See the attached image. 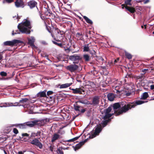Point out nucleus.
I'll use <instances>...</instances> for the list:
<instances>
[{"instance_id":"10","label":"nucleus","mask_w":154,"mask_h":154,"mask_svg":"<svg viewBox=\"0 0 154 154\" xmlns=\"http://www.w3.org/2000/svg\"><path fill=\"white\" fill-rule=\"evenodd\" d=\"M17 104L15 105H14V103H1V105H0V107H7L11 106H17L18 105V103H15Z\"/></svg>"},{"instance_id":"28","label":"nucleus","mask_w":154,"mask_h":154,"mask_svg":"<svg viewBox=\"0 0 154 154\" xmlns=\"http://www.w3.org/2000/svg\"><path fill=\"white\" fill-rule=\"evenodd\" d=\"M83 51L85 52L88 51L89 50V44H85L83 46Z\"/></svg>"},{"instance_id":"36","label":"nucleus","mask_w":154,"mask_h":154,"mask_svg":"<svg viewBox=\"0 0 154 154\" xmlns=\"http://www.w3.org/2000/svg\"><path fill=\"white\" fill-rule=\"evenodd\" d=\"M57 152L58 154H63L62 149L60 148H58L57 150Z\"/></svg>"},{"instance_id":"51","label":"nucleus","mask_w":154,"mask_h":154,"mask_svg":"<svg viewBox=\"0 0 154 154\" xmlns=\"http://www.w3.org/2000/svg\"><path fill=\"white\" fill-rule=\"evenodd\" d=\"M75 140H74V138H72V139H70L69 140H68L67 141L68 142H73L74 141H75Z\"/></svg>"},{"instance_id":"35","label":"nucleus","mask_w":154,"mask_h":154,"mask_svg":"<svg viewBox=\"0 0 154 154\" xmlns=\"http://www.w3.org/2000/svg\"><path fill=\"white\" fill-rule=\"evenodd\" d=\"M104 59L101 57H100L99 59V62L100 63V65H103V61Z\"/></svg>"},{"instance_id":"59","label":"nucleus","mask_w":154,"mask_h":154,"mask_svg":"<svg viewBox=\"0 0 154 154\" xmlns=\"http://www.w3.org/2000/svg\"><path fill=\"white\" fill-rule=\"evenodd\" d=\"M4 152L5 154H7V152H6L4 150Z\"/></svg>"},{"instance_id":"41","label":"nucleus","mask_w":154,"mask_h":154,"mask_svg":"<svg viewBox=\"0 0 154 154\" xmlns=\"http://www.w3.org/2000/svg\"><path fill=\"white\" fill-rule=\"evenodd\" d=\"M64 48V50L67 53H69L70 51V49L69 48H66L65 47Z\"/></svg>"},{"instance_id":"27","label":"nucleus","mask_w":154,"mask_h":154,"mask_svg":"<svg viewBox=\"0 0 154 154\" xmlns=\"http://www.w3.org/2000/svg\"><path fill=\"white\" fill-rule=\"evenodd\" d=\"M149 95L148 93L146 92H145L143 93L141 96V99L143 100L146 99L148 97Z\"/></svg>"},{"instance_id":"6","label":"nucleus","mask_w":154,"mask_h":154,"mask_svg":"<svg viewBox=\"0 0 154 154\" xmlns=\"http://www.w3.org/2000/svg\"><path fill=\"white\" fill-rule=\"evenodd\" d=\"M112 107H109L107 109L104 110L103 113V114L104 115L103 118L104 120L109 118L113 115V113H110Z\"/></svg>"},{"instance_id":"3","label":"nucleus","mask_w":154,"mask_h":154,"mask_svg":"<svg viewBox=\"0 0 154 154\" xmlns=\"http://www.w3.org/2000/svg\"><path fill=\"white\" fill-rule=\"evenodd\" d=\"M53 33V35L51 34L52 37H53L54 36L56 37L57 38L59 39L57 40L56 41L60 42V39L63 42H65L67 40L66 38H63V39H64V41H63V40H62L63 35V31H60L58 28H55L54 29Z\"/></svg>"},{"instance_id":"9","label":"nucleus","mask_w":154,"mask_h":154,"mask_svg":"<svg viewBox=\"0 0 154 154\" xmlns=\"http://www.w3.org/2000/svg\"><path fill=\"white\" fill-rule=\"evenodd\" d=\"M78 66L75 64H72L67 66L66 68L71 72H73L76 70L78 68Z\"/></svg>"},{"instance_id":"52","label":"nucleus","mask_w":154,"mask_h":154,"mask_svg":"<svg viewBox=\"0 0 154 154\" xmlns=\"http://www.w3.org/2000/svg\"><path fill=\"white\" fill-rule=\"evenodd\" d=\"M149 2V0H145L144 2V4H146Z\"/></svg>"},{"instance_id":"60","label":"nucleus","mask_w":154,"mask_h":154,"mask_svg":"<svg viewBox=\"0 0 154 154\" xmlns=\"http://www.w3.org/2000/svg\"><path fill=\"white\" fill-rule=\"evenodd\" d=\"M141 28H143V26H141Z\"/></svg>"},{"instance_id":"7","label":"nucleus","mask_w":154,"mask_h":154,"mask_svg":"<svg viewBox=\"0 0 154 154\" xmlns=\"http://www.w3.org/2000/svg\"><path fill=\"white\" fill-rule=\"evenodd\" d=\"M30 143L38 147L39 149H42L43 147V145L41 142L39 141L38 139L34 138L31 142Z\"/></svg>"},{"instance_id":"62","label":"nucleus","mask_w":154,"mask_h":154,"mask_svg":"<svg viewBox=\"0 0 154 154\" xmlns=\"http://www.w3.org/2000/svg\"><path fill=\"white\" fill-rule=\"evenodd\" d=\"M116 60H117V61L118 60H119V58H118Z\"/></svg>"},{"instance_id":"42","label":"nucleus","mask_w":154,"mask_h":154,"mask_svg":"<svg viewBox=\"0 0 154 154\" xmlns=\"http://www.w3.org/2000/svg\"><path fill=\"white\" fill-rule=\"evenodd\" d=\"M38 133H32L31 135V137H35V136H38Z\"/></svg>"},{"instance_id":"48","label":"nucleus","mask_w":154,"mask_h":154,"mask_svg":"<svg viewBox=\"0 0 154 154\" xmlns=\"http://www.w3.org/2000/svg\"><path fill=\"white\" fill-rule=\"evenodd\" d=\"M132 75L131 74H127L125 77L126 78H131Z\"/></svg>"},{"instance_id":"55","label":"nucleus","mask_w":154,"mask_h":154,"mask_svg":"<svg viewBox=\"0 0 154 154\" xmlns=\"http://www.w3.org/2000/svg\"><path fill=\"white\" fill-rule=\"evenodd\" d=\"M17 17H16V16H13V18H14L15 17H16V18L19 19L20 18L18 16V14H17Z\"/></svg>"},{"instance_id":"15","label":"nucleus","mask_w":154,"mask_h":154,"mask_svg":"<svg viewBox=\"0 0 154 154\" xmlns=\"http://www.w3.org/2000/svg\"><path fill=\"white\" fill-rule=\"evenodd\" d=\"M15 5L17 8H23L24 4L23 0H17L15 2Z\"/></svg>"},{"instance_id":"18","label":"nucleus","mask_w":154,"mask_h":154,"mask_svg":"<svg viewBox=\"0 0 154 154\" xmlns=\"http://www.w3.org/2000/svg\"><path fill=\"white\" fill-rule=\"evenodd\" d=\"M60 137V135L59 134L57 133L54 134L52 136L51 142L52 143L55 142L56 140L59 139Z\"/></svg>"},{"instance_id":"19","label":"nucleus","mask_w":154,"mask_h":154,"mask_svg":"<svg viewBox=\"0 0 154 154\" xmlns=\"http://www.w3.org/2000/svg\"><path fill=\"white\" fill-rule=\"evenodd\" d=\"M14 126L18 127L22 129L25 128L26 127L25 123L24 124L12 125L11 126V127H13Z\"/></svg>"},{"instance_id":"38","label":"nucleus","mask_w":154,"mask_h":154,"mask_svg":"<svg viewBox=\"0 0 154 154\" xmlns=\"http://www.w3.org/2000/svg\"><path fill=\"white\" fill-rule=\"evenodd\" d=\"M0 75L2 76H6L7 75V74L6 72H1L0 73Z\"/></svg>"},{"instance_id":"32","label":"nucleus","mask_w":154,"mask_h":154,"mask_svg":"<svg viewBox=\"0 0 154 154\" xmlns=\"http://www.w3.org/2000/svg\"><path fill=\"white\" fill-rule=\"evenodd\" d=\"M108 122V120H106L103 121L102 122V125L103 126V128L105 127Z\"/></svg>"},{"instance_id":"21","label":"nucleus","mask_w":154,"mask_h":154,"mask_svg":"<svg viewBox=\"0 0 154 154\" xmlns=\"http://www.w3.org/2000/svg\"><path fill=\"white\" fill-rule=\"evenodd\" d=\"M144 77V75L143 74H140L139 75H135L134 76V78L136 80H139V81H142Z\"/></svg>"},{"instance_id":"49","label":"nucleus","mask_w":154,"mask_h":154,"mask_svg":"<svg viewBox=\"0 0 154 154\" xmlns=\"http://www.w3.org/2000/svg\"><path fill=\"white\" fill-rule=\"evenodd\" d=\"M150 89L152 90H154V85H152L150 86Z\"/></svg>"},{"instance_id":"33","label":"nucleus","mask_w":154,"mask_h":154,"mask_svg":"<svg viewBox=\"0 0 154 154\" xmlns=\"http://www.w3.org/2000/svg\"><path fill=\"white\" fill-rule=\"evenodd\" d=\"M52 42L54 44L57 45V46L60 47L61 48L63 47V46L61 43H58L54 41H53Z\"/></svg>"},{"instance_id":"25","label":"nucleus","mask_w":154,"mask_h":154,"mask_svg":"<svg viewBox=\"0 0 154 154\" xmlns=\"http://www.w3.org/2000/svg\"><path fill=\"white\" fill-rule=\"evenodd\" d=\"M46 91H44L39 92L37 94V96L38 97H45L46 96Z\"/></svg>"},{"instance_id":"43","label":"nucleus","mask_w":154,"mask_h":154,"mask_svg":"<svg viewBox=\"0 0 154 154\" xmlns=\"http://www.w3.org/2000/svg\"><path fill=\"white\" fill-rule=\"evenodd\" d=\"M20 32L19 31H17L15 32H14V31H13L12 32V35H13L15 34H20Z\"/></svg>"},{"instance_id":"23","label":"nucleus","mask_w":154,"mask_h":154,"mask_svg":"<svg viewBox=\"0 0 154 154\" xmlns=\"http://www.w3.org/2000/svg\"><path fill=\"white\" fill-rule=\"evenodd\" d=\"M120 84H119V85H117L113 86V88H115L116 91L115 92L116 93H120L121 92L122 89H120Z\"/></svg>"},{"instance_id":"34","label":"nucleus","mask_w":154,"mask_h":154,"mask_svg":"<svg viewBox=\"0 0 154 154\" xmlns=\"http://www.w3.org/2000/svg\"><path fill=\"white\" fill-rule=\"evenodd\" d=\"M74 108L75 109L76 111H79L81 107L80 106H78L75 105V106H74Z\"/></svg>"},{"instance_id":"16","label":"nucleus","mask_w":154,"mask_h":154,"mask_svg":"<svg viewBox=\"0 0 154 154\" xmlns=\"http://www.w3.org/2000/svg\"><path fill=\"white\" fill-rule=\"evenodd\" d=\"M87 139H85L84 141L81 142L77 144L74 148V150L75 151L80 148L81 146L87 141Z\"/></svg>"},{"instance_id":"13","label":"nucleus","mask_w":154,"mask_h":154,"mask_svg":"<svg viewBox=\"0 0 154 154\" xmlns=\"http://www.w3.org/2000/svg\"><path fill=\"white\" fill-rule=\"evenodd\" d=\"M23 106L24 108H27L28 111H29V113L30 114H32L33 113V110L34 109V106L33 104H31V105H24Z\"/></svg>"},{"instance_id":"37","label":"nucleus","mask_w":154,"mask_h":154,"mask_svg":"<svg viewBox=\"0 0 154 154\" xmlns=\"http://www.w3.org/2000/svg\"><path fill=\"white\" fill-rule=\"evenodd\" d=\"M28 100V99L24 98L22 99V100H20V103H24L26 102Z\"/></svg>"},{"instance_id":"56","label":"nucleus","mask_w":154,"mask_h":154,"mask_svg":"<svg viewBox=\"0 0 154 154\" xmlns=\"http://www.w3.org/2000/svg\"><path fill=\"white\" fill-rule=\"evenodd\" d=\"M131 93H126V95L127 96H129L131 95Z\"/></svg>"},{"instance_id":"26","label":"nucleus","mask_w":154,"mask_h":154,"mask_svg":"<svg viewBox=\"0 0 154 154\" xmlns=\"http://www.w3.org/2000/svg\"><path fill=\"white\" fill-rule=\"evenodd\" d=\"M154 68L151 69L149 68L148 69H144L142 70V71L144 73V74L146 73H150L152 72V70H154Z\"/></svg>"},{"instance_id":"63","label":"nucleus","mask_w":154,"mask_h":154,"mask_svg":"<svg viewBox=\"0 0 154 154\" xmlns=\"http://www.w3.org/2000/svg\"><path fill=\"white\" fill-rule=\"evenodd\" d=\"M152 33L154 34V31Z\"/></svg>"},{"instance_id":"20","label":"nucleus","mask_w":154,"mask_h":154,"mask_svg":"<svg viewBox=\"0 0 154 154\" xmlns=\"http://www.w3.org/2000/svg\"><path fill=\"white\" fill-rule=\"evenodd\" d=\"M72 84V83H67L62 84L61 85H59L60 86L59 88L60 89L66 88L70 86Z\"/></svg>"},{"instance_id":"30","label":"nucleus","mask_w":154,"mask_h":154,"mask_svg":"<svg viewBox=\"0 0 154 154\" xmlns=\"http://www.w3.org/2000/svg\"><path fill=\"white\" fill-rule=\"evenodd\" d=\"M83 58L86 61H88L90 60V56L88 54H84L83 55Z\"/></svg>"},{"instance_id":"40","label":"nucleus","mask_w":154,"mask_h":154,"mask_svg":"<svg viewBox=\"0 0 154 154\" xmlns=\"http://www.w3.org/2000/svg\"><path fill=\"white\" fill-rule=\"evenodd\" d=\"M13 132L15 134H17L18 133V131L16 128H14L13 129Z\"/></svg>"},{"instance_id":"45","label":"nucleus","mask_w":154,"mask_h":154,"mask_svg":"<svg viewBox=\"0 0 154 154\" xmlns=\"http://www.w3.org/2000/svg\"><path fill=\"white\" fill-rule=\"evenodd\" d=\"M45 14L46 16H50L51 14L49 11L48 10L45 13Z\"/></svg>"},{"instance_id":"5","label":"nucleus","mask_w":154,"mask_h":154,"mask_svg":"<svg viewBox=\"0 0 154 154\" xmlns=\"http://www.w3.org/2000/svg\"><path fill=\"white\" fill-rule=\"evenodd\" d=\"M102 129L101 125L100 124L97 125L95 128V130H93L91 132V135L90 136V138H93L97 135H98Z\"/></svg>"},{"instance_id":"64","label":"nucleus","mask_w":154,"mask_h":154,"mask_svg":"<svg viewBox=\"0 0 154 154\" xmlns=\"http://www.w3.org/2000/svg\"><path fill=\"white\" fill-rule=\"evenodd\" d=\"M153 100H154V98L153 99Z\"/></svg>"},{"instance_id":"31","label":"nucleus","mask_w":154,"mask_h":154,"mask_svg":"<svg viewBox=\"0 0 154 154\" xmlns=\"http://www.w3.org/2000/svg\"><path fill=\"white\" fill-rule=\"evenodd\" d=\"M125 56L128 59H131L132 58L131 55L130 54L126 52V51L125 52Z\"/></svg>"},{"instance_id":"54","label":"nucleus","mask_w":154,"mask_h":154,"mask_svg":"<svg viewBox=\"0 0 154 154\" xmlns=\"http://www.w3.org/2000/svg\"><path fill=\"white\" fill-rule=\"evenodd\" d=\"M79 136L77 137H74V140L75 141V140H77L79 138Z\"/></svg>"},{"instance_id":"47","label":"nucleus","mask_w":154,"mask_h":154,"mask_svg":"<svg viewBox=\"0 0 154 154\" xmlns=\"http://www.w3.org/2000/svg\"><path fill=\"white\" fill-rule=\"evenodd\" d=\"M85 111V109H83L81 107L79 111V112H81L82 113H83Z\"/></svg>"},{"instance_id":"22","label":"nucleus","mask_w":154,"mask_h":154,"mask_svg":"<svg viewBox=\"0 0 154 154\" xmlns=\"http://www.w3.org/2000/svg\"><path fill=\"white\" fill-rule=\"evenodd\" d=\"M36 2L34 1H30L28 2V5L30 8H32L36 6Z\"/></svg>"},{"instance_id":"14","label":"nucleus","mask_w":154,"mask_h":154,"mask_svg":"<svg viewBox=\"0 0 154 154\" xmlns=\"http://www.w3.org/2000/svg\"><path fill=\"white\" fill-rule=\"evenodd\" d=\"M28 44L30 45L32 48H33L36 47L34 44V42L35 41V39L33 37L31 36L30 38H28Z\"/></svg>"},{"instance_id":"57","label":"nucleus","mask_w":154,"mask_h":154,"mask_svg":"<svg viewBox=\"0 0 154 154\" xmlns=\"http://www.w3.org/2000/svg\"><path fill=\"white\" fill-rule=\"evenodd\" d=\"M117 62V60H115L114 61V64H116V63Z\"/></svg>"},{"instance_id":"53","label":"nucleus","mask_w":154,"mask_h":154,"mask_svg":"<svg viewBox=\"0 0 154 154\" xmlns=\"http://www.w3.org/2000/svg\"><path fill=\"white\" fill-rule=\"evenodd\" d=\"M82 33H77L76 34V36H77V35H79V36H81L82 35Z\"/></svg>"},{"instance_id":"50","label":"nucleus","mask_w":154,"mask_h":154,"mask_svg":"<svg viewBox=\"0 0 154 154\" xmlns=\"http://www.w3.org/2000/svg\"><path fill=\"white\" fill-rule=\"evenodd\" d=\"M22 135L23 136H29V134L26 133L23 134Z\"/></svg>"},{"instance_id":"17","label":"nucleus","mask_w":154,"mask_h":154,"mask_svg":"<svg viewBox=\"0 0 154 154\" xmlns=\"http://www.w3.org/2000/svg\"><path fill=\"white\" fill-rule=\"evenodd\" d=\"M69 59L72 61H76L80 60L81 58L80 56L74 55L70 56L69 57Z\"/></svg>"},{"instance_id":"4","label":"nucleus","mask_w":154,"mask_h":154,"mask_svg":"<svg viewBox=\"0 0 154 154\" xmlns=\"http://www.w3.org/2000/svg\"><path fill=\"white\" fill-rule=\"evenodd\" d=\"M47 119H44L40 120H34L32 122H28L25 123L26 126H28L29 127H32L35 125H37L39 126H41L44 125L47 122Z\"/></svg>"},{"instance_id":"24","label":"nucleus","mask_w":154,"mask_h":154,"mask_svg":"<svg viewBox=\"0 0 154 154\" xmlns=\"http://www.w3.org/2000/svg\"><path fill=\"white\" fill-rule=\"evenodd\" d=\"M107 97L109 100L112 101L114 99L115 96L114 94L112 93H109L107 95Z\"/></svg>"},{"instance_id":"1","label":"nucleus","mask_w":154,"mask_h":154,"mask_svg":"<svg viewBox=\"0 0 154 154\" xmlns=\"http://www.w3.org/2000/svg\"><path fill=\"white\" fill-rule=\"evenodd\" d=\"M147 101L140 100L134 101L133 102H122L120 104L119 103H116L113 105L114 113L116 116H118L128 111L131 108H134L137 105H140Z\"/></svg>"},{"instance_id":"12","label":"nucleus","mask_w":154,"mask_h":154,"mask_svg":"<svg viewBox=\"0 0 154 154\" xmlns=\"http://www.w3.org/2000/svg\"><path fill=\"white\" fill-rule=\"evenodd\" d=\"M100 97L96 96L93 97L92 101V104L93 106H98L100 102Z\"/></svg>"},{"instance_id":"29","label":"nucleus","mask_w":154,"mask_h":154,"mask_svg":"<svg viewBox=\"0 0 154 154\" xmlns=\"http://www.w3.org/2000/svg\"><path fill=\"white\" fill-rule=\"evenodd\" d=\"M83 17L88 23L91 24H92L93 23L92 21L87 17L85 16H83Z\"/></svg>"},{"instance_id":"46","label":"nucleus","mask_w":154,"mask_h":154,"mask_svg":"<svg viewBox=\"0 0 154 154\" xmlns=\"http://www.w3.org/2000/svg\"><path fill=\"white\" fill-rule=\"evenodd\" d=\"M13 2V0H4V2L10 3Z\"/></svg>"},{"instance_id":"2","label":"nucleus","mask_w":154,"mask_h":154,"mask_svg":"<svg viewBox=\"0 0 154 154\" xmlns=\"http://www.w3.org/2000/svg\"><path fill=\"white\" fill-rule=\"evenodd\" d=\"M18 29L22 33L29 34L30 33V29L31 28L30 22L26 20L17 26Z\"/></svg>"},{"instance_id":"39","label":"nucleus","mask_w":154,"mask_h":154,"mask_svg":"<svg viewBox=\"0 0 154 154\" xmlns=\"http://www.w3.org/2000/svg\"><path fill=\"white\" fill-rule=\"evenodd\" d=\"M41 17L42 20L44 21L45 22V20L46 19H48V18L47 17H45V16L41 15Z\"/></svg>"},{"instance_id":"61","label":"nucleus","mask_w":154,"mask_h":154,"mask_svg":"<svg viewBox=\"0 0 154 154\" xmlns=\"http://www.w3.org/2000/svg\"><path fill=\"white\" fill-rule=\"evenodd\" d=\"M144 26H145V28H146V25H144Z\"/></svg>"},{"instance_id":"8","label":"nucleus","mask_w":154,"mask_h":154,"mask_svg":"<svg viewBox=\"0 0 154 154\" xmlns=\"http://www.w3.org/2000/svg\"><path fill=\"white\" fill-rule=\"evenodd\" d=\"M20 41L17 40H14L11 41H7L5 42L4 44L5 45L13 46L17 43H20Z\"/></svg>"},{"instance_id":"58","label":"nucleus","mask_w":154,"mask_h":154,"mask_svg":"<svg viewBox=\"0 0 154 154\" xmlns=\"http://www.w3.org/2000/svg\"><path fill=\"white\" fill-rule=\"evenodd\" d=\"M108 63L109 64V66H111V64H112V63L111 62H110V63L108 62Z\"/></svg>"},{"instance_id":"44","label":"nucleus","mask_w":154,"mask_h":154,"mask_svg":"<svg viewBox=\"0 0 154 154\" xmlns=\"http://www.w3.org/2000/svg\"><path fill=\"white\" fill-rule=\"evenodd\" d=\"M53 93V92L51 91H48L47 92V95L49 96L52 94Z\"/></svg>"},{"instance_id":"11","label":"nucleus","mask_w":154,"mask_h":154,"mask_svg":"<svg viewBox=\"0 0 154 154\" xmlns=\"http://www.w3.org/2000/svg\"><path fill=\"white\" fill-rule=\"evenodd\" d=\"M70 89L73 91L72 93L74 94H82V92H84V90L81 88H76L75 89L72 88Z\"/></svg>"}]
</instances>
